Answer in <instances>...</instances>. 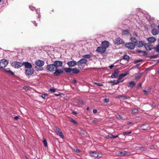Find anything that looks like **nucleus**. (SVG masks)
<instances>
[{"label":"nucleus","mask_w":159,"mask_h":159,"mask_svg":"<svg viewBox=\"0 0 159 159\" xmlns=\"http://www.w3.org/2000/svg\"><path fill=\"white\" fill-rule=\"evenodd\" d=\"M87 60L85 58H82L80 60L77 62L79 68L83 69L84 66V64H86L87 62Z\"/></svg>","instance_id":"obj_1"},{"label":"nucleus","mask_w":159,"mask_h":159,"mask_svg":"<svg viewBox=\"0 0 159 159\" xmlns=\"http://www.w3.org/2000/svg\"><path fill=\"white\" fill-rule=\"evenodd\" d=\"M8 63V61L5 59L0 60V67L1 68H5Z\"/></svg>","instance_id":"obj_2"},{"label":"nucleus","mask_w":159,"mask_h":159,"mask_svg":"<svg viewBox=\"0 0 159 159\" xmlns=\"http://www.w3.org/2000/svg\"><path fill=\"white\" fill-rule=\"evenodd\" d=\"M11 65L12 67L17 69L23 66L22 63L18 61L12 62Z\"/></svg>","instance_id":"obj_3"},{"label":"nucleus","mask_w":159,"mask_h":159,"mask_svg":"<svg viewBox=\"0 0 159 159\" xmlns=\"http://www.w3.org/2000/svg\"><path fill=\"white\" fill-rule=\"evenodd\" d=\"M46 68L50 71H53L57 70L56 67L54 64L47 65Z\"/></svg>","instance_id":"obj_4"},{"label":"nucleus","mask_w":159,"mask_h":159,"mask_svg":"<svg viewBox=\"0 0 159 159\" xmlns=\"http://www.w3.org/2000/svg\"><path fill=\"white\" fill-rule=\"evenodd\" d=\"M34 72V70L31 67L25 70V73L26 75H30L33 74Z\"/></svg>","instance_id":"obj_5"},{"label":"nucleus","mask_w":159,"mask_h":159,"mask_svg":"<svg viewBox=\"0 0 159 159\" xmlns=\"http://www.w3.org/2000/svg\"><path fill=\"white\" fill-rule=\"evenodd\" d=\"M106 50V48L104 47L100 46L97 48L96 51L101 53H103L105 52Z\"/></svg>","instance_id":"obj_6"},{"label":"nucleus","mask_w":159,"mask_h":159,"mask_svg":"<svg viewBox=\"0 0 159 159\" xmlns=\"http://www.w3.org/2000/svg\"><path fill=\"white\" fill-rule=\"evenodd\" d=\"M125 46L128 49H134L135 44L132 43H126L125 44Z\"/></svg>","instance_id":"obj_7"},{"label":"nucleus","mask_w":159,"mask_h":159,"mask_svg":"<svg viewBox=\"0 0 159 159\" xmlns=\"http://www.w3.org/2000/svg\"><path fill=\"white\" fill-rule=\"evenodd\" d=\"M89 153L90 156L94 157L100 158L102 157L99 156L98 153L96 151L90 152Z\"/></svg>","instance_id":"obj_8"},{"label":"nucleus","mask_w":159,"mask_h":159,"mask_svg":"<svg viewBox=\"0 0 159 159\" xmlns=\"http://www.w3.org/2000/svg\"><path fill=\"white\" fill-rule=\"evenodd\" d=\"M144 46L147 50H150L154 48L153 45L150 43H145Z\"/></svg>","instance_id":"obj_9"},{"label":"nucleus","mask_w":159,"mask_h":159,"mask_svg":"<svg viewBox=\"0 0 159 159\" xmlns=\"http://www.w3.org/2000/svg\"><path fill=\"white\" fill-rule=\"evenodd\" d=\"M35 64L39 67L43 66L44 64V62L40 60H38L35 61Z\"/></svg>","instance_id":"obj_10"},{"label":"nucleus","mask_w":159,"mask_h":159,"mask_svg":"<svg viewBox=\"0 0 159 159\" xmlns=\"http://www.w3.org/2000/svg\"><path fill=\"white\" fill-rule=\"evenodd\" d=\"M23 66H25V69L31 68L32 67V65L28 62H24L22 63Z\"/></svg>","instance_id":"obj_11"},{"label":"nucleus","mask_w":159,"mask_h":159,"mask_svg":"<svg viewBox=\"0 0 159 159\" xmlns=\"http://www.w3.org/2000/svg\"><path fill=\"white\" fill-rule=\"evenodd\" d=\"M53 64L56 67V69H57V67L61 66L62 65L63 63L62 61H56L54 62Z\"/></svg>","instance_id":"obj_12"},{"label":"nucleus","mask_w":159,"mask_h":159,"mask_svg":"<svg viewBox=\"0 0 159 159\" xmlns=\"http://www.w3.org/2000/svg\"><path fill=\"white\" fill-rule=\"evenodd\" d=\"M119 72V70L117 69L114 71V72L111 76V78H117L118 76V74Z\"/></svg>","instance_id":"obj_13"},{"label":"nucleus","mask_w":159,"mask_h":159,"mask_svg":"<svg viewBox=\"0 0 159 159\" xmlns=\"http://www.w3.org/2000/svg\"><path fill=\"white\" fill-rule=\"evenodd\" d=\"M53 73L54 76H59L61 74H62L63 72L62 70H59L57 69Z\"/></svg>","instance_id":"obj_14"},{"label":"nucleus","mask_w":159,"mask_h":159,"mask_svg":"<svg viewBox=\"0 0 159 159\" xmlns=\"http://www.w3.org/2000/svg\"><path fill=\"white\" fill-rule=\"evenodd\" d=\"M77 63L76 61H70L67 63V64L69 67H73L77 64Z\"/></svg>","instance_id":"obj_15"},{"label":"nucleus","mask_w":159,"mask_h":159,"mask_svg":"<svg viewBox=\"0 0 159 159\" xmlns=\"http://www.w3.org/2000/svg\"><path fill=\"white\" fill-rule=\"evenodd\" d=\"M109 43L108 41H105L102 42V45L103 47H104L106 49L109 46Z\"/></svg>","instance_id":"obj_16"},{"label":"nucleus","mask_w":159,"mask_h":159,"mask_svg":"<svg viewBox=\"0 0 159 159\" xmlns=\"http://www.w3.org/2000/svg\"><path fill=\"white\" fill-rule=\"evenodd\" d=\"M145 43L144 41H138V42L136 43L135 45L137 46L138 47H141L144 45Z\"/></svg>","instance_id":"obj_17"},{"label":"nucleus","mask_w":159,"mask_h":159,"mask_svg":"<svg viewBox=\"0 0 159 159\" xmlns=\"http://www.w3.org/2000/svg\"><path fill=\"white\" fill-rule=\"evenodd\" d=\"M124 43L123 40L121 39L118 38L116 39V40L115 41V43L117 44H120Z\"/></svg>","instance_id":"obj_18"},{"label":"nucleus","mask_w":159,"mask_h":159,"mask_svg":"<svg viewBox=\"0 0 159 159\" xmlns=\"http://www.w3.org/2000/svg\"><path fill=\"white\" fill-rule=\"evenodd\" d=\"M127 74H120L118 76V81L120 82H123L124 80H121V79L123 77H125L127 75Z\"/></svg>","instance_id":"obj_19"},{"label":"nucleus","mask_w":159,"mask_h":159,"mask_svg":"<svg viewBox=\"0 0 159 159\" xmlns=\"http://www.w3.org/2000/svg\"><path fill=\"white\" fill-rule=\"evenodd\" d=\"M118 155L121 156H124L125 155H128L129 153L126 151H124L123 152L118 151L117 152Z\"/></svg>","instance_id":"obj_20"},{"label":"nucleus","mask_w":159,"mask_h":159,"mask_svg":"<svg viewBox=\"0 0 159 159\" xmlns=\"http://www.w3.org/2000/svg\"><path fill=\"white\" fill-rule=\"evenodd\" d=\"M147 40L150 43H152L156 41V39L154 37H150L148 38Z\"/></svg>","instance_id":"obj_21"},{"label":"nucleus","mask_w":159,"mask_h":159,"mask_svg":"<svg viewBox=\"0 0 159 159\" xmlns=\"http://www.w3.org/2000/svg\"><path fill=\"white\" fill-rule=\"evenodd\" d=\"M108 83H109L111 84L112 85H114L115 84H118L120 83V82L118 80L116 81L115 80L109 81L108 82Z\"/></svg>","instance_id":"obj_22"},{"label":"nucleus","mask_w":159,"mask_h":159,"mask_svg":"<svg viewBox=\"0 0 159 159\" xmlns=\"http://www.w3.org/2000/svg\"><path fill=\"white\" fill-rule=\"evenodd\" d=\"M118 137V135H112L111 134H109L107 135L106 136L105 138L107 139H109V138H116Z\"/></svg>","instance_id":"obj_23"},{"label":"nucleus","mask_w":159,"mask_h":159,"mask_svg":"<svg viewBox=\"0 0 159 159\" xmlns=\"http://www.w3.org/2000/svg\"><path fill=\"white\" fill-rule=\"evenodd\" d=\"M151 33L153 35H156L158 34L159 31L156 29H153L151 31Z\"/></svg>","instance_id":"obj_24"},{"label":"nucleus","mask_w":159,"mask_h":159,"mask_svg":"<svg viewBox=\"0 0 159 159\" xmlns=\"http://www.w3.org/2000/svg\"><path fill=\"white\" fill-rule=\"evenodd\" d=\"M72 69V73L74 74H77L79 73L80 71L79 70L77 69L76 68H74Z\"/></svg>","instance_id":"obj_25"},{"label":"nucleus","mask_w":159,"mask_h":159,"mask_svg":"<svg viewBox=\"0 0 159 159\" xmlns=\"http://www.w3.org/2000/svg\"><path fill=\"white\" fill-rule=\"evenodd\" d=\"M5 70L6 72H7L8 73H9L11 75H14V73L10 70L9 68H7L5 69Z\"/></svg>","instance_id":"obj_26"},{"label":"nucleus","mask_w":159,"mask_h":159,"mask_svg":"<svg viewBox=\"0 0 159 159\" xmlns=\"http://www.w3.org/2000/svg\"><path fill=\"white\" fill-rule=\"evenodd\" d=\"M130 40L131 42L134 43V44H136V43L138 42V41L134 37H132L130 39Z\"/></svg>","instance_id":"obj_27"},{"label":"nucleus","mask_w":159,"mask_h":159,"mask_svg":"<svg viewBox=\"0 0 159 159\" xmlns=\"http://www.w3.org/2000/svg\"><path fill=\"white\" fill-rule=\"evenodd\" d=\"M135 84V83L134 81H131L129 83L128 86L132 88L134 87Z\"/></svg>","instance_id":"obj_28"},{"label":"nucleus","mask_w":159,"mask_h":159,"mask_svg":"<svg viewBox=\"0 0 159 159\" xmlns=\"http://www.w3.org/2000/svg\"><path fill=\"white\" fill-rule=\"evenodd\" d=\"M129 34V32L128 30H125L123 31L122 34L123 35H127Z\"/></svg>","instance_id":"obj_29"},{"label":"nucleus","mask_w":159,"mask_h":159,"mask_svg":"<svg viewBox=\"0 0 159 159\" xmlns=\"http://www.w3.org/2000/svg\"><path fill=\"white\" fill-rule=\"evenodd\" d=\"M137 52L139 54L142 53V54L141 55L143 56H146L147 55L146 52L145 51L138 50Z\"/></svg>","instance_id":"obj_30"},{"label":"nucleus","mask_w":159,"mask_h":159,"mask_svg":"<svg viewBox=\"0 0 159 159\" xmlns=\"http://www.w3.org/2000/svg\"><path fill=\"white\" fill-rule=\"evenodd\" d=\"M64 70L67 73H70L71 72H72V69L71 68H65L64 69Z\"/></svg>","instance_id":"obj_31"},{"label":"nucleus","mask_w":159,"mask_h":159,"mask_svg":"<svg viewBox=\"0 0 159 159\" xmlns=\"http://www.w3.org/2000/svg\"><path fill=\"white\" fill-rule=\"evenodd\" d=\"M43 142L44 144V146L45 147H47L48 146L47 142L46 139L44 138H43Z\"/></svg>","instance_id":"obj_32"},{"label":"nucleus","mask_w":159,"mask_h":159,"mask_svg":"<svg viewBox=\"0 0 159 159\" xmlns=\"http://www.w3.org/2000/svg\"><path fill=\"white\" fill-rule=\"evenodd\" d=\"M57 134L58 135H59L62 138H64V135L61 131H60Z\"/></svg>","instance_id":"obj_33"},{"label":"nucleus","mask_w":159,"mask_h":159,"mask_svg":"<svg viewBox=\"0 0 159 159\" xmlns=\"http://www.w3.org/2000/svg\"><path fill=\"white\" fill-rule=\"evenodd\" d=\"M83 57L85 58H89L91 57V55L90 54H87L84 55Z\"/></svg>","instance_id":"obj_34"},{"label":"nucleus","mask_w":159,"mask_h":159,"mask_svg":"<svg viewBox=\"0 0 159 159\" xmlns=\"http://www.w3.org/2000/svg\"><path fill=\"white\" fill-rule=\"evenodd\" d=\"M154 49L157 52H159V43L155 48Z\"/></svg>","instance_id":"obj_35"},{"label":"nucleus","mask_w":159,"mask_h":159,"mask_svg":"<svg viewBox=\"0 0 159 159\" xmlns=\"http://www.w3.org/2000/svg\"><path fill=\"white\" fill-rule=\"evenodd\" d=\"M54 130L55 131L56 133H57L60 131V129L58 127H56L54 128Z\"/></svg>","instance_id":"obj_36"},{"label":"nucleus","mask_w":159,"mask_h":159,"mask_svg":"<svg viewBox=\"0 0 159 159\" xmlns=\"http://www.w3.org/2000/svg\"><path fill=\"white\" fill-rule=\"evenodd\" d=\"M143 74L142 73H141L140 74L136 76L135 77V78L136 79H139L141 77L142 75Z\"/></svg>","instance_id":"obj_37"},{"label":"nucleus","mask_w":159,"mask_h":159,"mask_svg":"<svg viewBox=\"0 0 159 159\" xmlns=\"http://www.w3.org/2000/svg\"><path fill=\"white\" fill-rule=\"evenodd\" d=\"M138 110L136 109H133L132 110V113H135L138 112Z\"/></svg>","instance_id":"obj_38"},{"label":"nucleus","mask_w":159,"mask_h":159,"mask_svg":"<svg viewBox=\"0 0 159 159\" xmlns=\"http://www.w3.org/2000/svg\"><path fill=\"white\" fill-rule=\"evenodd\" d=\"M48 91L52 93H54L56 91V90L53 89H49Z\"/></svg>","instance_id":"obj_39"},{"label":"nucleus","mask_w":159,"mask_h":159,"mask_svg":"<svg viewBox=\"0 0 159 159\" xmlns=\"http://www.w3.org/2000/svg\"><path fill=\"white\" fill-rule=\"evenodd\" d=\"M123 59L125 60H128L129 59V57L127 55H125L123 56Z\"/></svg>","instance_id":"obj_40"},{"label":"nucleus","mask_w":159,"mask_h":159,"mask_svg":"<svg viewBox=\"0 0 159 159\" xmlns=\"http://www.w3.org/2000/svg\"><path fill=\"white\" fill-rule=\"evenodd\" d=\"M131 133H132V132L131 131H129V132H123V134L124 135H125V134L127 135V134H128Z\"/></svg>","instance_id":"obj_41"},{"label":"nucleus","mask_w":159,"mask_h":159,"mask_svg":"<svg viewBox=\"0 0 159 159\" xmlns=\"http://www.w3.org/2000/svg\"><path fill=\"white\" fill-rule=\"evenodd\" d=\"M70 121L71 122H72L73 123L75 124H77L75 120H73V119H70Z\"/></svg>","instance_id":"obj_42"},{"label":"nucleus","mask_w":159,"mask_h":159,"mask_svg":"<svg viewBox=\"0 0 159 159\" xmlns=\"http://www.w3.org/2000/svg\"><path fill=\"white\" fill-rule=\"evenodd\" d=\"M94 84H97L99 86H102L103 85V84L102 83H96V82H94Z\"/></svg>","instance_id":"obj_43"},{"label":"nucleus","mask_w":159,"mask_h":159,"mask_svg":"<svg viewBox=\"0 0 159 159\" xmlns=\"http://www.w3.org/2000/svg\"><path fill=\"white\" fill-rule=\"evenodd\" d=\"M36 11L37 12V13L38 14V18H39L40 17V16L39 15V13H40L39 10H38V9L37 10H36Z\"/></svg>","instance_id":"obj_44"},{"label":"nucleus","mask_w":159,"mask_h":159,"mask_svg":"<svg viewBox=\"0 0 159 159\" xmlns=\"http://www.w3.org/2000/svg\"><path fill=\"white\" fill-rule=\"evenodd\" d=\"M142 61V60H136L134 61V63L135 64H136L137 63L141 61Z\"/></svg>","instance_id":"obj_45"},{"label":"nucleus","mask_w":159,"mask_h":159,"mask_svg":"<svg viewBox=\"0 0 159 159\" xmlns=\"http://www.w3.org/2000/svg\"><path fill=\"white\" fill-rule=\"evenodd\" d=\"M143 91L145 94L148 95L149 94V92L147 91L144 90Z\"/></svg>","instance_id":"obj_46"},{"label":"nucleus","mask_w":159,"mask_h":159,"mask_svg":"<svg viewBox=\"0 0 159 159\" xmlns=\"http://www.w3.org/2000/svg\"><path fill=\"white\" fill-rule=\"evenodd\" d=\"M30 9L32 11H34V10L35 9V7H34L30 6Z\"/></svg>","instance_id":"obj_47"},{"label":"nucleus","mask_w":159,"mask_h":159,"mask_svg":"<svg viewBox=\"0 0 159 159\" xmlns=\"http://www.w3.org/2000/svg\"><path fill=\"white\" fill-rule=\"evenodd\" d=\"M47 94H43L42 95L41 97L43 99H45V96H47Z\"/></svg>","instance_id":"obj_48"},{"label":"nucleus","mask_w":159,"mask_h":159,"mask_svg":"<svg viewBox=\"0 0 159 159\" xmlns=\"http://www.w3.org/2000/svg\"><path fill=\"white\" fill-rule=\"evenodd\" d=\"M23 89L26 90H28L29 89L28 87L27 86H25L23 87Z\"/></svg>","instance_id":"obj_49"},{"label":"nucleus","mask_w":159,"mask_h":159,"mask_svg":"<svg viewBox=\"0 0 159 159\" xmlns=\"http://www.w3.org/2000/svg\"><path fill=\"white\" fill-rule=\"evenodd\" d=\"M35 70L37 71H40V70H41V69L40 68H38V67H37L36 66L35 67Z\"/></svg>","instance_id":"obj_50"},{"label":"nucleus","mask_w":159,"mask_h":159,"mask_svg":"<svg viewBox=\"0 0 159 159\" xmlns=\"http://www.w3.org/2000/svg\"><path fill=\"white\" fill-rule=\"evenodd\" d=\"M97 112V110L96 109H93V112L94 113V114H96Z\"/></svg>","instance_id":"obj_51"},{"label":"nucleus","mask_w":159,"mask_h":159,"mask_svg":"<svg viewBox=\"0 0 159 159\" xmlns=\"http://www.w3.org/2000/svg\"><path fill=\"white\" fill-rule=\"evenodd\" d=\"M109 100L108 98H105L104 99V101L105 102H109Z\"/></svg>","instance_id":"obj_52"},{"label":"nucleus","mask_w":159,"mask_h":159,"mask_svg":"<svg viewBox=\"0 0 159 159\" xmlns=\"http://www.w3.org/2000/svg\"><path fill=\"white\" fill-rule=\"evenodd\" d=\"M19 117L18 116H15L14 117V119L16 120H17L19 119Z\"/></svg>","instance_id":"obj_53"},{"label":"nucleus","mask_w":159,"mask_h":159,"mask_svg":"<svg viewBox=\"0 0 159 159\" xmlns=\"http://www.w3.org/2000/svg\"><path fill=\"white\" fill-rule=\"evenodd\" d=\"M142 85V84L140 83H139V84L138 85V87L139 88V87H141Z\"/></svg>","instance_id":"obj_54"},{"label":"nucleus","mask_w":159,"mask_h":159,"mask_svg":"<svg viewBox=\"0 0 159 159\" xmlns=\"http://www.w3.org/2000/svg\"><path fill=\"white\" fill-rule=\"evenodd\" d=\"M72 83L74 84H76L77 83V81L76 80H74L72 81Z\"/></svg>","instance_id":"obj_55"},{"label":"nucleus","mask_w":159,"mask_h":159,"mask_svg":"<svg viewBox=\"0 0 159 159\" xmlns=\"http://www.w3.org/2000/svg\"><path fill=\"white\" fill-rule=\"evenodd\" d=\"M158 57V55H153L152 56L153 58H156Z\"/></svg>","instance_id":"obj_56"},{"label":"nucleus","mask_w":159,"mask_h":159,"mask_svg":"<svg viewBox=\"0 0 159 159\" xmlns=\"http://www.w3.org/2000/svg\"><path fill=\"white\" fill-rule=\"evenodd\" d=\"M75 151L77 152H80V150L79 149H76Z\"/></svg>","instance_id":"obj_57"},{"label":"nucleus","mask_w":159,"mask_h":159,"mask_svg":"<svg viewBox=\"0 0 159 159\" xmlns=\"http://www.w3.org/2000/svg\"><path fill=\"white\" fill-rule=\"evenodd\" d=\"M93 123L94 124H96V123H97V120H95L93 121Z\"/></svg>","instance_id":"obj_58"},{"label":"nucleus","mask_w":159,"mask_h":159,"mask_svg":"<svg viewBox=\"0 0 159 159\" xmlns=\"http://www.w3.org/2000/svg\"><path fill=\"white\" fill-rule=\"evenodd\" d=\"M33 23L34 24V25H35V26H37V24L35 23V21H34V22H33Z\"/></svg>","instance_id":"obj_59"},{"label":"nucleus","mask_w":159,"mask_h":159,"mask_svg":"<svg viewBox=\"0 0 159 159\" xmlns=\"http://www.w3.org/2000/svg\"><path fill=\"white\" fill-rule=\"evenodd\" d=\"M123 98L124 99H127V98L125 96H123Z\"/></svg>","instance_id":"obj_60"},{"label":"nucleus","mask_w":159,"mask_h":159,"mask_svg":"<svg viewBox=\"0 0 159 159\" xmlns=\"http://www.w3.org/2000/svg\"><path fill=\"white\" fill-rule=\"evenodd\" d=\"M152 106L154 107H155L156 106V104L154 103H153L152 104Z\"/></svg>","instance_id":"obj_61"},{"label":"nucleus","mask_w":159,"mask_h":159,"mask_svg":"<svg viewBox=\"0 0 159 159\" xmlns=\"http://www.w3.org/2000/svg\"><path fill=\"white\" fill-rule=\"evenodd\" d=\"M79 102H80V103H82V104H83V102L82 101V100H80L79 101Z\"/></svg>","instance_id":"obj_62"},{"label":"nucleus","mask_w":159,"mask_h":159,"mask_svg":"<svg viewBox=\"0 0 159 159\" xmlns=\"http://www.w3.org/2000/svg\"><path fill=\"white\" fill-rule=\"evenodd\" d=\"M109 67H110V69H111V68H113V66H112V65H111V66H109Z\"/></svg>","instance_id":"obj_63"},{"label":"nucleus","mask_w":159,"mask_h":159,"mask_svg":"<svg viewBox=\"0 0 159 159\" xmlns=\"http://www.w3.org/2000/svg\"><path fill=\"white\" fill-rule=\"evenodd\" d=\"M132 124V122H129L128 123H127V124L128 125H130V124Z\"/></svg>","instance_id":"obj_64"}]
</instances>
